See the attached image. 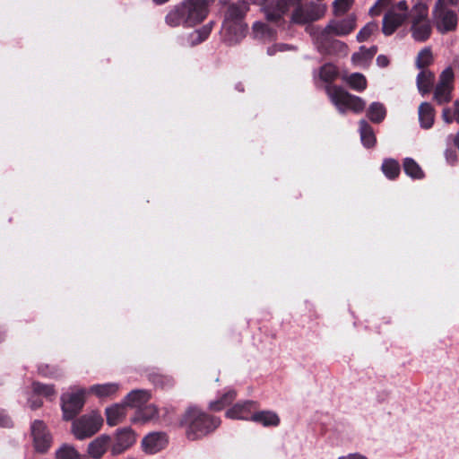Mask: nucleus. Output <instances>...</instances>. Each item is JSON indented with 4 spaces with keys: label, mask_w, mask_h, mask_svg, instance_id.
<instances>
[{
    "label": "nucleus",
    "mask_w": 459,
    "mask_h": 459,
    "mask_svg": "<svg viewBox=\"0 0 459 459\" xmlns=\"http://www.w3.org/2000/svg\"><path fill=\"white\" fill-rule=\"evenodd\" d=\"M377 30L378 25L377 22H368L357 34V40L359 42L366 41Z\"/></svg>",
    "instance_id": "4c0bfd02"
},
{
    "label": "nucleus",
    "mask_w": 459,
    "mask_h": 459,
    "mask_svg": "<svg viewBox=\"0 0 459 459\" xmlns=\"http://www.w3.org/2000/svg\"><path fill=\"white\" fill-rule=\"evenodd\" d=\"M220 3L225 4L221 29V40L228 45H235L246 36L247 24L244 17L248 11V5L245 2L226 4L225 0H220Z\"/></svg>",
    "instance_id": "f257e3e1"
},
{
    "label": "nucleus",
    "mask_w": 459,
    "mask_h": 459,
    "mask_svg": "<svg viewBox=\"0 0 459 459\" xmlns=\"http://www.w3.org/2000/svg\"><path fill=\"white\" fill-rule=\"evenodd\" d=\"M377 64L380 67H385L388 65L389 60H388L387 56H385L384 55H379L377 57Z\"/></svg>",
    "instance_id": "49530a36"
},
{
    "label": "nucleus",
    "mask_w": 459,
    "mask_h": 459,
    "mask_svg": "<svg viewBox=\"0 0 459 459\" xmlns=\"http://www.w3.org/2000/svg\"><path fill=\"white\" fill-rule=\"evenodd\" d=\"M453 86L437 84L434 90V100L438 105L448 103L452 100Z\"/></svg>",
    "instance_id": "cd10ccee"
},
{
    "label": "nucleus",
    "mask_w": 459,
    "mask_h": 459,
    "mask_svg": "<svg viewBox=\"0 0 459 459\" xmlns=\"http://www.w3.org/2000/svg\"><path fill=\"white\" fill-rule=\"evenodd\" d=\"M420 126L425 129L430 128L435 120V109L429 102H422L418 109Z\"/></svg>",
    "instance_id": "4be33fe9"
},
{
    "label": "nucleus",
    "mask_w": 459,
    "mask_h": 459,
    "mask_svg": "<svg viewBox=\"0 0 459 459\" xmlns=\"http://www.w3.org/2000/svg\"><path fill=\"white\" fill-rule=\"evenodd\" d=\"M153 1L157 4H163V3L167 2L168 0H153Z\"/></svg>",
    "instance_id": "5fc2aeb1"
},
{
    "label": "nucleus",
    "mask_w": 459,
    "mask_h": 459,
    "mask_svg": "<svg viewBox=\"0 0 459 459\" xmlns=\"http://www.w3.org/2000/svg\"><path fill=\"white\" fill-rule=\"evenodd\" d=\"M151 398V394L146 390L137 389L131 391L124 399L127 407L138 408L146 403Z\"/></svg>",
    "instance_id": "6ab92c4d"
},
{
    "label": "nucleus",
    "mask_w": 459,
    "mask_h": 459,
    "mask_svg": "<svg viewBox=\"0 0 459 459\" xmlns=\"http://www.w3.org/2000/svg\"><path fill=\"white\" fill-rule=\"evenodd\" d=\"M454 72L451 67L446 68L439 76L437 84L445 86H453Z\"/></svg>",
    "instance_id": "a19ab883"
},
{
    "label": "nucleus",
    "mask_w": 459,
    "mask_h": 459,
    "mask_svg": "<svg viewBox=\"0 0 459 459\" xmlns=\"http://www.w3.org/2000/svg\"><path fill=\"white\" fill-rule=\"evenodd\" d=\"M32 392L36 395H42L48 399H52L56 394L54 385H44L39 382L32 383Z\"/></svg>",
    "instance_id": "f704fd0d"
},
{
    "label": "nucleus",
    "mask_w": 459,
    "mask_h": 459,
    "mask_svg": "<svg viewBox=\"0 0 459 459\" xmlns=\"http://www.w3.org/2000/svg\"><path fill=\"white\" fill-rule=\"evenodd\" d=\"M433 62V56L431 49L429 48H425L421 49L416 58V66L420 70H425L424 68L431 65Z\"/></svg>",
    "instance_id": "c9c22d12"
},
{
    "label": "nucleus",
    "mask_w": 459,
    "mask_h": 459,
    "mask_svg": "<svg viewBox=\"0 0 459 459\" xmlns=\"http://www.w3.org/2000/svg\"><path fill=\"white\" fill-rule=\"evenodd\" d=\"M255 408V403L252 401L237 403L227 411L226 416L232 420H251V416L254 414L253 410Z\"/></svg>",
    "instance_id": "dca6fc26"
},
{
    "label": "nucleus",
    "mask_w": 459,
    "mask_h": 459,
    "mask_svg": "<svg viewBox=\"0 0 459 459\" xmlns=\"http://www.w3.org/2000/svg\"><path fill=\"white\" fill-rule=\"evenodd\" d=\"M442 118L446 124H450L454 121V109L452 110L449 108H446L443 109L442 112Z\"/></svg>",
    "instance_id": "c03bdc74"
},
{
    "label": "nucleus",
    "mask_w": 459,
    "mask_h": 459,
    "mask_svg": "<svg viewBox=\"0 0 459 459\" xmlns=\"http://www.w3.org/2000/svg\"><path fill=\"white\" fill-rule=\"evenodd\" d=\"M446 160L450 163L454 162L457 159V156H456V153L454 152V151H446Z\"/></svg>",
    "instance_id": "09e8293b"
},
{
    "label": "nucleus",
    "mask_w": 459,
    "mask_h": 459,
    "mask_svg": "<svg viewBox=\"0 0 459 459\" xmlns=\"http://www.w3.org/2000/svg\"><path fill=\"white\" fill-rule=\"evenodd\" d=\"M381 169L384 175L389 179H394L400 174V165L394 159H385L382 163Z\"/></svg>",
    "instance_id": "2f4dec72"
},
{
    "label": "nucleus",
    "mask_w": 459,
    "mask_h": 459,
    "mask_svg": "<svg viewBox=\"0 0 459 459\" xmlns=\"http://www.w3.org/2000/svg\"><path fill=\"white\" fill-rule=\"evenodd\" d=\"M391 0H378L377 4L385 5V4H387Z\"/></svg>",
    "instance_id": "864d4df0"
},
{
    "label": "nucleus",
    "mask_w": 459,
    "mask_h": 459,
    "mask_svg": "<svg viewBox=\"0 0 459 459\" xmlns=\"http://www.w3.org/2000/svg\"><path fill=\"white\" fill-rule=\"evenodd\" d=\"M295 49V47L294 46H291V45H288V44H283V43H279V44H275L270 48H268L267 49V54L269 56H273L276 54V52L280 51V52H283V51H287V50H294Z\"/></svg>",
    "instance_id": "37998d69"
},
{
    "label": "nucleus",
    "mask_w": 459,
    "mask_h": 459,
    "mask_svg": "<svg viewBox=\"0 0 459 459\" xmlns=\"http://www.w3.org/2000/svg\"><path fill=\"white\" fill-rule=\"evenodd\" d=\"M338 72L334 65L326 64L320 69V78L325 82H332L337 77Z\"/></svg>",
    "instance_id": "ea45409f"
},
{
    "label": "nucleus",
    "mask_w": 459,
    "mask_h": 459,
    "mask_svg": "<svg viewBox=\"0 0 459 459\" xmlns=\"http://www.w3.org/2000/svg\"><path fill=\"white\" fill-rule=\"evenodd\" d=\"M355 27V17L348 16L342 20H333L325 28L309 26L307 28V31L311 36L315 46L325 48L327 42H329V37L348 35Z\"/></svg>",
    "instance_id": "20e7f679"
},
{
    "label": "nucleus",
    "mask_w": 459,
    "mask_h": 459,
    "mask_svg": "<svg viewBox=\"0 0 459 459\" xmlns=\"http://www.w3.org/2000/svg\"><path fill=\"white\" fill-rule=\"evenodd\" d=\"M386 115V110L385 106L380 102H373L370 104L367 116L369 120L373 123H380L382 122Z\"/></svg>",
    "instance_id": "a878e982"
},
{
    "label": "nucleus",
    "mask_w": 459,
    "mask_h": 459,
    "mask_svg": "<svg viewBox=\"0 0 459 459\" xmlns=\"http://www.w3.org/2000/svg\"><path fill=\"white\" fill-rule=\"evenodd\" d=\"M39 370V373L45 377H56V373L54 371L48 370V366H41Z\"/></svg>",
    "instance_id": "de8ad7c7"
},
{
    "label": "nucleus",
    "mask_w": 459,
    "mask_h": 459,
    "mask_svg": "<svg viewBox=\"0 0 459 459\" xmlns=\"http://www.w3.org/2000/svg\"><path fill=\"white\" fill-rule=\"evenodd\" d=\"M403 169L407 176L414 179H421L424 173L420 165L411 158H405L403 160Z\"/></svg>",
    "instance_id": "bb28decb"
},
{
    "label": "nucleus",
    "mask_w": 459,
    "mask_h": 459,
    "mask_svg": "<svg viewBox=\"0 0 459 459\" xmlns=\"http://www.w3.org/2000/svg\"><path fill=\"white\" fill-rule=\"evenodd\" d=\"M348 459H367L364 455L355 453V454H350L348 455Z\"/></svg>",
    "instance_id": "603ef678"
},
{
    "label": "nucleus",
    "mask_w": 459,
    "mask_h": 459,
    "mask_svg": "<svg viewBox=\"0 0 459 459\" xmlns=\"http://www.w3.org/2000/svg\"><path fill=\"white\" fill-rule=\"evenodd\" d=\"M459 0H437L432 10V19L438 32L446 34L455 30L458 22L456 13L450 5H456Z\"/></svg>",
    "instance_id": "423d86ee"
},
{
    "label": "nucleus",
    "mask_w": 459,
    "mask_h": 459,
    "mask_svg": "<svg viewBox=\"0 0 459 459\" xmlns=\"http://www.w3.org/2000/svg\"><path fill=\"white\" fill-rule=\"evenodd\" d=\"M253 31L255 37L261 39H273L275 36V30L262 22L254 23Z\"/></svg>",
    "instance_id": "7c9ffc66"
},
{
    "label": "nucleus",
    "mask_w": 459,
    "mask_h": 459,
    "mask_svg": "<svg viewBox=\"0 0 459 459\" xmlns=\"http://www.w3.org/2000/svg\"><path fill=\"white\" fill-rule=\"evenodd\" d=\"M326 93L332 103L340 113L351 110L354 113H360L366 107V102L360 97L351 95L345 90L336 85H327Z\"/></svg>",
    "instance_id": "0eeeda50"
},
{
    "label": "nucleus",
    "mask_w": 459,
    "mask_h": 459,
    "mask_svg": "<svg viewBox=\"0 0 459 459\" xmlns=\"http://www.w3.org/2000/svg\"><path fill=\"white\" fill-rule=\"evenodd\" d=\"M220 423L219 419L211 417L197 408L188 409L181 420L182 426L186 429V437L190 440L202 438L218 428Z\"/></svg>",
    "instance_id": "7ed1b4c3"
},
{
    "label": "nucleus",
    "mask_w": 459,
    "mask_h": 459,
    "mask_svg": "<svg viewBox=\"0 0 459 459\" xmlns=\"http://www.w3.org/2000/svg\"><path fill=\"white\" fill-rule=\"evenodd\" d=\"M158 409L155 405L150 404L139 411L136 416L133 419L134 422L146 423L147 421L157 419Z\"/></svg>",
    "instance_id": "c85d7f7f"
},
{
    "label": "nucleus",
    "mask_w": 459,
    "mask_h": 459,
    "mask_svg": "<svg viewBox=\"0 0 459 459\" xmlns=\"http://www.w3.org/2000/svg\"><path fill=\"white\" fill-rule=\"evenodd\" d=\"M435 74L429 70H421L416 78V83L419 92L425 96L430 92L433 88Z\"/></svg>",
    "instance_id": "412c9836"
},
{
    "label": "nucleus",
    "mask_w": 459,
    "mask_h": 459,
    "mask_svg": "<svg viewBox=\"0 0 459 459\" xmlns=\"http://www.w3.org/2000/svg\"><path fill=\"white\" fill-rule=\"evenodd\" d=\"M236 397V393L234 391H229L227 392L223 397L215 402H212L210 403V408L213 411H220L221 410L225 405L230 403Z\"/></svg>",
    "instance_id": "58836bf2"
},
{
    "label": "nucleus",
    "mask_w": 459,
    "mask_h": 459,
    "mask_svg": "<svg viewBox=\"0 0 459 459\" xmlns=\"http://www.w3.org/2000/svg\"><path fill=\"white\" fill-rule=\"evenodd\" d=\"M354 0H335L333 3L335 12L344 13L350 9Z\"/></svg>",
    "instance_id": "79ce46f5"
},
{
    "label": "nucleus",
    "mask_w": 459,
    "mask_h": 459,
    "mask_svg": "<svg viewBox=\"0 0 459 459\" xmlns=\"http://www.w3.org/2000/svg\"><path fill=\"white\" fill-rule=\"evenodd\" d=\"M11 423L10 419L0 411V425L4 427L9 426Z\"/></svg>",
    "instance_id": "8fccbe9b"
},
{
    "label": "nucleus",
    "mask_w": 459,
    "mask_h": 459,
    "mask_svg": "<svg viewBox=\"0 0 459 459\" xmlns=\"http://www.w3.org/2000/svg\"><path fill=\"white\" fill-rule=\"evenodd\" d=\"M119 389L117 383H108L102 385H94L91 387V392L95 394L98 397L104 398L115 394Z\"/></svg>",
    "instance_id": "393cba45"
},
{
    "label": "nucleus",
    "mask_w": 459,
    "mask_h": 459,
    "mask_svg": "<svg viewBox=\"0 0 459 459\" xmlns=\"http://www.w3.org/2000/svg\"><path fill=\"white\" fill-rule=\"evenodd\" d=\"M254 3H262L264 2V0H252Z\"/></svg>",
    "instance_id": "6e6d98bb"
},
{
    "label": "nucleus",
    "mask_w": 459,
    "mask_h": 459,
    "mask_svg": "<svg viewBox=\"0 0 459 459\" xmlns=\"http://www.w3.org/2000/svg\"><path fill=\"white\" fill-rule=\"evenodd\" d=\"M127 406L122 402L106 408L107 423L109 426H116L123 421L126 416Z\"/></svg>",
    "instance_id": "a211bd4d"
},
{
    "label": "nucleus",
    "mask_w": 459,
    "mask_h": 459,
    "mask_svg": "<svg viewBox=\"0 0 459 459\" xmlns=\"http://www.w3.org/2000/svg\"><path fill=\"white\" fill-rule=\"evenodd\" d=\"M359 134L361 142L365 147L370 148L375 145L376 136L373 129L364 119L359 121Z\"/></svg>",
    "instance_id": "b1692460"
},
{
    "label": "nucleus",
    "mask_w": 459,
    "mask_h": 459,
    "mask_svg": "<svg viewBox=\"0 0 459 459\" xmlns=\"http://www.w3.org/2000/svg\"><path fill=\"white\" fill-rule=\"evenodd\" d=\"M84 397L85 391L83 389H77L71 394H64L61 396L64 420H70L81 411L84 404Z\"/></svg>",
    "instance_id": "9b49d317"
},
{
    "label": "nucleus",
    "mask_w": 459,
    "mask_h": 459,
    "mask_svg": "<svg viewBox=\"0 0 459 459\" xmlns=\"http://www.w3.org/2000/svg\"><path fill=\"white\" fill-rule=\"evenodd\" d=\"M338 459H348V455L347 456H341Z\"/></svg>",
    "instance_id": "4d7b16f0"
},
{
    "label": "nucleus",
    "mask_w": 459,
    "mask_h": 459,
    "mask_svg": "<svg viewBox=\"0 0 459 459\" xmlns=\"http://www.w3.org/2000/svg\"><path fill=\"white\" fill-rule=\"evenodd\" d=\"M213 1L184 0L167 14L166 22L171 27L194 26L205 19L208 14V6Z\"/></svg>",
    "instance_id": "f03ea898"
},
{
    "label": "nucleus",
    "mask_w": 459,
    "mask_h": 459,
    "mask_svg": "<svg viewBox=\"0 0 459 459\" xmlns=\"http://www.w3.org/2000/svg\"><path fill=\"white\" fill-rule=\"evenodd\" d=\"M301 0H275L264 9L268 21L277 22L287 13H292Z\"/></svg>",
    "instance_id": "f8f14e48"
},
{
    "label": "nucleus",
    "mask_w": 459,
    "mask_h": 459,
    "mask_svg": "<svg viewBox=\"0 0 459 459\" xmlns=\"http://www.w3.org/2000/svg\"><path fill=\"white\" fill-rule=\"evenodd\" d=\"M28 403H29V406L31 410L39 409V407H41V405L43 403L39 398L34 399L33 397H30Z\"/></svg>",
    "instance_id": "a18cd8bd"
},
{
    "label": "nucleus",
    "mask_w": 459,
    "mask_h": 459,
    "mask_svg": "<svg viewBox=\"0 0 459 459\" xmlns=\"http://www.w3.org/2000/svg\"><path fill=\"white\" fill-rule=\"evenodd\" d=\"M3 340V335L0 333V342Z\"/></svg>",
    "instance_id": "13d9d810"
},
{
    "label": "nucleus",
    "mask_w": 459,
    "mask_h": 459,
    "mask_svg": "<svg viewBox=\"0 0 459 459\" xmlns=\"http://www.w3.org/2000/svg\"><path fill=\"white\" fill-rule=\"evenodd\" d=\"M251 420L260 423L264 427L278 426L280 419L278 415L270 411L255 412L251 416Z\"/></svg>",
    "instance_id": "5701e85b"
},
{
    "label": "nucleus",
    "mask_w": 459,
    "mask_h": 459,
    "mask_svg": "<svg viewBox=\"0 0 459 459\" xmlns=\"http://www.w3.org/2000/svg\"><path fill=\"white\" fill-rule=\"evenodd\" d=\"M408 18V4L405 0L399 1L383 18V33L392 35Z\"/></svg>",
    "instance_id": "1a4fd4ad"
},
{
    "label": "nucleus",
    "mask_w": 459,
    "mask_h": 459,
    "mask_svg": "<svg viewBox=\"0 0 459 459\" xmlns=\"http://www.w3.org/2000/svg\"><path fill=\"white\" fill-rule=\"evenodd\" d=\"M212 25L213 22H211L201 29L193 31L189 36L191 45H196L205 40L212 31Z\"/></svg>",
    "instance_id": "473e14b6"
},
{
    "label": "nucleus",
    "mask_w": 459,
    "mask_h": 459,
    "mask_svg": "<svg viewBox=\"0 0 459 459\" xmlns=\"http://www.w3.org/2000/svg\"><path fill=\"white\" fill-rule=\"evenodd\" d=\"M102 423L101 415L97 411H91L74 420L71 431L76 439L83 440L96 434Z\"/></svg>",
    "instance_id": "6e6552de"
},
{
    "label": "nucleus",
    "mask_w": 459,
    "mask_h": 459,
    "mask_svg": "<svg viewBox=\"0 0 459 459\" xmlns=\"http://www.w3.org/2000/svg\"><path fill=\"white\" fill-rule=\"evenodd\" d=\"M56 459H81V455L75 447L69 444L62 445L56 452Z\"/></svg>",
    "instance_id": "72a5a7b5"
},
{
    "label": "nucleus",
    "mask_w": 459,
    "mask_h": 459,
    "mask_svg": "<svg viewBox=\"0 0 459 459\" xmlns=\"http://www.w3.org/2000/svg\"><path fill=\"white\" fill-rule=\"evenodd\" d=\"M410 20L412 39L417 42L427 41L432 32L428 3L416 0L410 12Z\"/></svg>",
    "instance_id": "39448f33"
},
{
    "label": "nucleus",
    "mask_w": 459,
    "mask_h": 459,
    "mask_svg": "<svg viewBox=\"0 0 459 459\" xmlns=\"http://www.w3.org/2000/svg\"><path fill=\"white\" fill-rule=\"evenodd\" d=\"M377 48L372 46L369 48L360 47L359 51L354 53L351 56L352 63L359 67H366L370 63L373 56L377 54Z\"/></svg>",
    "instance_id": "aec40b11"
},
{
    "label": "nucleus",
    "mask_w": 459,
    "mask_h": 459,
    "mask_svg": "<svg viewBox=\"0 0 459 459\" xmlns=\"http://www.w3.org/2000/svg\"><path fill=\"white\" fill-rule=\"evenodd\" d=\"M348 84L355 91H362L367 88V80L365 76L359 73H354L347 77Z\"/></svg>",
    "instance_id": "e433bc0d"
},
{
    "label": "nucleus",
    "mask_w": 459,
    "mask_h": 459,
    "mask_svg": "<svg viewBox=\"0 0 459 459\" xmlns=\"http://www.w3.org/2000/svg\"><path fill=\"white\" fill-rule=\"evenodd\" d=\"M30 429L35 449L39 453L48 451L52 443V437L44 422L39 420H34Z\"/></svg>",
    "instance_id": "ddd939ff"
},
{
    "label": "nucleus",
    "mask_w": 459,
    "mask_h": 459,
    "mask_svg": "<svg viewBox=\"0 0 459 459\" xmlns=\"http://www.w3.org/2000/svg\"><path fill=\"white\" fill-rule=\"evenodd\" d=\"M110 437L108 436H99L88 445V455L93 459L101 458L102 455L107 452Z\"/></svg>",
    "instance_id": "f3484780"
},
{
    "label": "nucleus",
    "mask_w": 459,
    "mask_h": 459,
    "mask_svg": "<svg viewBox=\"0 0 459 459\" xmlns=\"http://www.w3.org/2000/svg\"><path fill=\"white\" fill-rule=\"evenodd\" d=\"M454 117L455 120L459 124V100L454 102Z\"/></svg>",
    "instance_id": "3c124183"
},
{
    "label": "nucleus",
    "mask_w": 459,
    "mask_h": 459,
    "mask_svg": "<svg viewBox=\"0 0 459 459\" xmlns=\"http://www.w3.org/2000/svg\"><path fill=\"white\" fill-rule=\"evenodd\" d=\"M168 444V437L164 432H152L142 440L143 450L146 454L153 455L164 449Z\"/></svg>",
    "instance_id": "4468645a"
},
{
    "label": "nucleus",
    "mask_w": 459,
    "mask_h": 459,
    "mask_svg": "<svg viewBox=\"0 0 459 459\" xmlns=\"http://www.w3.org/2000/svg\"><path fill=\"white\" fill-rule=\"evenodd\" d=\"M325 14V8L313 3L302 4V0L290 15V22L294 24H307L319 20Z\"/></svg>",
    "instance_id": "9d476101"
},
{
    "label": "nucleus",
    "mask_w": 459,
    "mask_h": 459,
    "mask_svg": "<svg viewBox=\"0 0 459 459\" xmlns=\"http://www.w3.org/2000/svg\"><path fill=\"white\" fill-rule=\"evenodd\" d=\"M136 441L135 434L131 429H122L117 431L116 442L112 446L113 455H118L133 446Z\"/></svg>",
    "instance_id": "2eb2a0df"
},
{
    "label": "nucleus",
    "mask_w": 459,
    "mask_h": 459,
    "mask_svg": "<svg viewBox=\"0 0 459 459\" xmlns=\"http://www.w3.org/2000/svg\"><path fill=\"white\" fill-rule=\"evenodd\" d=\"M316 48L323 54L347 53V46L340 40L333 39L332 37H329V42H327L325 48H319L318 46H316Z\"/></svg>",
    "instance_id": "c756f323"
}]
</instances>
